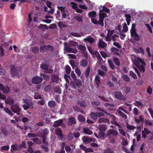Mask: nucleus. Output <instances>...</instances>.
Here are the masks:
<instances>
[{
  "instance_id": "obj_3",
  "label": "nucleus",
  "mask_w": 153,
  "mask_h": 153,
  "mask_svg": "<svg viewBox=\"0 0 153 153\" xmlns=\"http://www.w3.org/2000/svg\"><path fill=\"white\" fill-rule=\"evenodd\" d=\"M137 61H136L134 64L138 68L141 72L145 71V67L146 66V64L144 61L140 58H137Z\"/></svg>"
},
{
  "instance_id": "obj_51",
  "label": "nucleus",
  "mask_w": 153,
  "mask_h": 153,
  "mask_svg": "<svg viewBox=\"0 0 153 153\" xmlns=\"http://www.w3.org/2000/svg\"><path fill=\"white\" fill-rule=\"evenodd\" d=\"M136 32L135 30V24L133 23L132 25L131 28L130 30V33H134Z\"/></svg>"
},
{
  "instance_id": "obj_49",
  "label": "nucleus",
  "mask_w": 153,
  "mask_h": 153,
  "mask_svg": "<svg viewBox=\"0 0 153 153\" xmlns=\"http://www.w3.org/2000/svg\"><path fill=\"white\" fill-rule=\"evenodd\" d=\"M34 98L36 100L41 99L42 97L41 95L37 92L35 93L33 96Z\"/></svg>"
},
{
  "instance_id": "obj_18",
  "label": "nucleus",
  "mask_w": 153,
  "mask_h": 153,
  "mask_svg": "<svg viewBox=\"0 0 153 153\" xmlns=\"http://www.w3.org/2000/svg\"><path fill=\"white\" fill-rule=\"evenodd\" d=\"M22 100L25 103L30 106L33 105V103L31 100L27 98L23 99Z\"/></svg>"
},
{
  "instance_id": "obj_28",
  "label": "nucleus",
  "mask_w": 153,
  "mask_h": 153,
  "mask_svg": "<svg viewBox=\"0 0 153 153\" xmlns=\"http://www.w3.org/2000/svg\"><path fill=\"white\" fill-rule=\"evenodd\" d=\"M64 43L65 47L64 48V51H67L68 52L71 53V52L72 48H71L69 45H68L67 43H66V45Z\"/></svg>"
},
{
  "instance_id": "obj_63",
  "label": "nucleus",
  "mask_w": 153,
  "mask_h": 153,
  "mask_svg": "<svg viewBox=\"0 0 153 153\" xmlns=\"http://www.w3.org/2000/svg\"><path fill=\"white\" fill-rule=\"evenodd\" d=\"M152 121L150 120H146L145 122V124L146 125H148L149 126H152Z\"/></svg>"
},
{
  "instance_id": "obj_20",
  "label": "nucleus",
  "mask_w": 153,
  "mask_h": 153,
  "mask_svg": "<svg viewBox=\"0 0 153 153\" xmlns=\"http://www.w3.org/2000/svg\"><path fill=\"white\" fill-rule=\"evenodd\" d=\"M62 120L61 119L54 122L53 126L54 127H57L59 126L63 122Z\"/></svg>"
},
{
  "instance_id": "obj_64",
  "label": "nucleus",
  "mask_w": 153,
  "mask_h": 153,
  "mask_svg": "<svg viewBox=\"0 0 153 153\" xmlns=\"http://www.w3.org/2000/svg\"><path fill=\"white\" fill-rule=\"evenodd\" d=\"M122 145L123 146H126L128 144V142L127 140L124 138H123Z\"/></svg>"
},
{
  "instance_id": "obj_30",
  "label": "nucleus",
  "mask_w": 153,
  "mask_h": 153,
  "mask_svg": "<svg viewBox=\"0 0 153 153\" xmlns=\"http://www.w3.org/2000/svg\"><path fill=\"white\" fill-rule=\"evenodd\" d=\"M5 103L7 104L10 105H14V100L12 98H10L9 99H7L6 101H5Z\"/></svg>"
},
{
  "instance_id": "obj_17",
  "label": "nucleus",
  "mask_w": 153,
  "mask_h": 153,
  "mask_svg": "<svg viewBox=\"0 0 153 153\" xmlns=\"http://www.w3.org/2000/svg\"><path fill=\"white\" fill-rule=\"evenodd\" d=\"M94 82L97 85V87H99L100 84V77L98 75L96 76Z\"/></svg>"
},
{
  "instance_id": "obj_36",
  "label": "nucleus",
  "mask_w": 153,
  "mask_h": 153,
  "mask_svg": "<svg viewBox=\"0 0 153 153\" xmlns=\"http://www.w3.org/2000/svg\"><path fill=\"white\" fill-rule=\"evenodd\" d=\"M103 153H114V152L112 149L107 147L104 150Z\"/></svg>"
},
{
  "instance_id": "obj_55",
  "label": "nucleus",
  "mask_w": 153,
  "mask_h": 153,
  "mask_svg": "<svg viewBox=\"0 0 153 153\" xmlns=\"http://www.w3.org/2000/svg\"><path fill=\"white\" fill-rule=\"evenodd\" d=\"M105 135V133L103 131H100L98 133V135L99 139L103 138Z\"/></svg>"
},
{
  "instance_id": "obj_37",
  "label": "nucleus",
  "mask_w": 153,
  "mask_h": 153,
  "mask_svg": "<svg viewBox=\"0 0 153 153\" xmlns=\"http://www.w3.org/2000/svg\"><path fill=\"white\" fill-rule=\"evenodd\" d=\"M48 105L50 108H53L55 106L56 103L54 101L51 100L48 102Z\"/></svg>"
},
{
  "instance_id": "obj_15",
  "label": "nucleus",
  "mask_w": 153,
  "mask_h": 153,
  "mask_svg": "<svg viewBox=\"0 0 153 153\" xmlns=\"http://www.w3.org/2000/svg\"><path fill=\"white\" fill-rule=\"evenodd\" d=\"M84 41L88 42L90 44H92L95 42V40L93 38L88 36L86 38L84 39Z\"/></svg>"
},
{
  "instance_id": "obj_13",
  "label": "nucleus",
  "mask_w": 153,
  "mask_h": 153,
  "mask_svg": "<svg viewBox=\"0 0 153 153\" xmlns=\"http://www.w3.org/2000/svg\"><path fill=\"white\" fill-rule=\"evenodd\" d=\"M56 134L59 136L60 139H62L63 138V135L62 131L60 128H57L55 129Z\"/></svg>"
},
{
  "instance_id": "obj_33",
  "label": "nucleus",
  "mask_w": 153,
  "mask_h": 153,
  "mask_svg": "<svg viewBox=\"0 0 153 153\" xmlns=\"http://www.w3.org/2000/svg\"><path fill=\"white\" fill-rule=\"evenodd\" d=\"M32 52L34 53H38L39 52V49L38 47L35 46L31 47L30 48Z\"/></svg>"
},
{
  "instance_id": "obj_54",
  "label": "nucleus",
  "mask_w": 153,
  "mask_h": 153,
  "mask_svg": "<svg viewBox=\"0 0 153 153\" xmlns=\"http://www.w3.org/2000/svg\"><path fill=\"white\" fill-rule=\"evenodd\" d=\"M67 138L68 140L70 141L74 138L71 132H69L67 135Z\"/></svg>"
},
{
  "instance_id": "obj_14",
  "label": "nucleus",
  "mask_w": 153,
  "mask_h": 153,
  "mask_svg": "<svg viewBox=\"0 0 153 153\" xmlns=\"http://www.w3.org/2000/svg\"><path fill=\"white\" fill-rule=\"evenodd\" d=\"M91 21L95 25H100L102 27H103L104 26V24L101 22H100V20H99V21H98L96 19L91 18Z\"/></svg>"
},
{
  "instance_id": "obj_46",
  "label": "nucleus",
  "mask_w": 153,
  "mask_h": 153,
  "mask_svg": "<svg viewBox=\"0 0 153 153\" xmlns=\"http://www.w3.org/2000/svg\"><path fill=\"white\" fill-rule=\"evenodd\" d=\"M129 75L134 79H137V76L136 74L132 71H129Z\"/></svg>"
},
{
  "instance_id": "obj_61",
  "label": "nucleus",
  "mask_w": 153,
  "mask_h": 153,
  "mask_svg": "<svg viewBox=\"0 0 153 153\" xmlns=\"http://www.w3.org/2000/svg\"><path fill=\"white\" fill-rule=\"evenodd\" d=\"M38 28L39 29L43 28V29H48V27L46 25L40 24L38 27Z\"/></svg>"
},
{
  "instance_id": "obj_44",
  "label": "nucleus",
  "mask_w": 153,
  "mask_h": 153,
  "mask_svg": "<svg viewBox=\"0 0 153 153\" xmlns=\"http://www.w3.org/2000/svg\"><path fill=\"white\" fill-rule=\"evenodd\" d=\"M1 131L2 134L4 135V136H6L8 135V132L7 129L5 128L4 127L2 128Z\"/></svg>"
},
{
  "instance_id": "obj_24",
  "label": "nucleus",
  "mask_w": 153,
  "mask_h": 153,
  "mask_svg": "<svg viewBox=\"0 0 153 153\" xmlns=\"http://www.w3.org/2000/svg\"><path fill=\"white\" fill-rule=\"evenodd\" d=\"M98 129L101 131H105L107 129V126L105 125L101 124L99 126Z\"/></svg>"
},
{
  "instance_id": "obj_23",
  "label": "nucleus",
  "mask_w": 153,
  "mask_h": 153,
  "mask_svg": "<svg viewBox=\"0 0 153 153\" xmlns=\"http://www.w3.org/2000/svg\"><path fill=\"white\" fill-rule=\"evenodd\" d=\"M98 121L100 123H107V124H109L110 123L109 120L108 119L104 118H100L98 119Z\"/></svg>"
},
{
  "instance_id": "obj_45",
  "label": "nucleus",
  "mask_w": 153,
  "mask_h": 153,
  "mask_svg": "<svg viewBox=\"0 0 153 153\" xmlns=\"http://www.w3.org/2000/svg\"><path fill=\"white\" fill-rule=\"evenodd\" d=\"M3 89V90L2 91H3V92L5 94H8L10 91V88L7 86H6L5 87L4 86Z\"/></svg>"
},
{
  "instance_id": "obj_53",
  "label": "nucleus",
  "mask_w": 153,
  "mask_h": 153,
  "mask_svg": "<svg viewBox=\"0 0 153 153\" xmlns=\"http://www.w3.org/2000/svg\"><path fill=\"white\" fill-rule=\"evenodd\" d=\"M123 77L124 81L126 82H129L130 81V78L127 75L124 74L123 75Z\"/></svg>"
},
{
  "instance_id": "obj_26",
  "label": "nucleus",
  "mask_w": 153,
  "mask_h": 153,
  "mask_svg": "<svg viewBox=\"0 0 153 153\" xmlns=\"http://www.w3.org/2000/svg\"><path fill=\"white\" fill-rule=\"evenodd\" d=\"M74 82L75 84L77 87L80 88L82 86V82L80 79H76L74 81Z\"/></svg>"
},
{
  "instance_id": "obj_11",
  "label": "nucleus",
  "mask_w": 153,
  "mask_h": 153,
  "mask_svg": "<svg viewBox=\"0 0 153 153\" xmlns=\"http://www.w3.org/2000/svg\"><path fill=\"white\" fill-rule=\"evenodd\" d=\"M51 81L53 83L58 84L60 83L59 81H61V80L60 79H59V77L58 76L55 74H53L51 76Z\"/></svg>"
},
{
  "instance_id": "obj_1",
  "label": "nucleus",
  "mask_w": 153,
  "mask_h": 153,
  "mask_svg": "<svg viewBox=\"0 0 153 153\" xmlns=\"http://www.w3.org/2000/svg\"><path fill=\"white\" fill-rule=\"evenodd\" d=\"M96 110L99 112L97 113H95L94 112H92L90 114V117L94 120H97L98 117H100L101 116H104V113H105L107 114H110L105 111L104 110L100 108H98L96 109Z\"/></svg>"
},
{
  "instance_id": "obj_4",
  "label": "nucleus",
  "mask_w": 153,
  "mask_h": 153,
  "mask_svg": "<svg viewBox=\"0 0 153 153\" xmlns=\"http://www.w3.org/2000/svg\"><path fill=\"white\" fill-rule=\"evenodd\" d=\"M41 137L42 138V142L44 144L40 146L42 148L44 149L45 152H47L48 151V143L46 140V137L45 135H42Z\"/></svg>"
},
{
  "instance_id": "obj_40",
  "label": "nucleus",
  "mask_w": 153,
  "mask_h": 153,
  "mask_svg": "<svg viewBox=\"0 0 153 153\" xmlns=\"http://www.w3.org/2000/svg\"><path fill=\"white\" fill-rule=\"evenodd\" d=\"M4 110L6 113L8 114L9 115H10L11 117L13 116V113L8 108L4 107Z\"/></svg>"
},
{
  "instance_id": "obj_29",
  "label": "nucleus",
  "mask_w": 153,
  "mask_h": 153,
  "mask_svg": "<svg viewBox=\"0 0 153 153\" xmlns=\"http://www.w3.org/2000/svg\"><path fill=\"white\" fill-rule=\"evenodd\" d=\"M48 50L46 45H43L41 46L39 48L40 53H43Z\"/></svg>"
},
{
  "instance_id": "obj_6",
  "label": "nucleus",
  "mask_w": 153,
  "mask_h": 153,
  "mask_svg": "<svg viewBox=\"0 0 153 153\" xmlns=\"http://www.w3.org/2000/svg\"><path fill=\"white\" fill-rule=\"evenodd\" d=\"M42 80L43 79L42 78L38 76H35L32 78L31 81L33 84H38L41 83Z\"/></svg>"
},
{
  "instance_id": "obj_5",
  "label": "nucleus",
  "mask_w": 153,
  "mask_h": 153,
  "mask_svg": "<svg viewBox=\"0 0 153 153\" xmlns=\"http://www.w3.org/2000/svg\"><path fill=\"white\" fill-rule=\"evenodd\" d=\"M114 97L119 100H126V97L122 95V93L120 91H116L113 93Z\"/></svg>"
},
{
  "instance_id": "obj_42",
  "label": "nucleus",
  "mask_w": 153,
  "mask_h": 153,
  "mask_svg": "<svg viewBox=\"0 0 153 153\" xmlns=\"http://www.w3.org/2000/svg\"><path fill=\"white\" fill-rule=\"evenodd\" d=\"M78 118L79 121L80 122H84L85 121V117L82 115L80 114L78 115Z\"/></svg>"
},
{
  "instance_id": "obj_12",
  "label": "nucleus",
  "mask_w": 153,
  "mask_h": 153,
  "mask_svg": "<svg viewBox=\"0 0 153 153\" xmlns=\"http://www.w3.org/2000/svg\"><path fill=\"white\" fill-rule=\"evenodd\" d=\"M83 142L85 144L88 143L92 141V139L91 137L86 136L83 137L82 138Z\"/></svg>"
},
{
  "instance_id": "obj_38",
  "label": "nucleus",
  "mask_w": 153,
  "mask_h": 153,
  "mask_svg": "<svg viewBox=\"0 0 153 153\" xmlns=\"http://www.w3.org/2000/svg\"><path fill=\"white\" fill-rule=\"evenodd\" d=\"M90 67L88 66L85 72V75L86 78H87L89 76V73L90 71Z\"/></svg>"
},
{
  "instance_id": "obj_27",
  "label": "nucleus",
  "mask_w": 153,
  "mask_h": 153,
  "mask_svg": "<svg viewBox=\"0 0 153 153\" xmlns=\"http://www.w3.org/2000/svg\"><path fill=\"white\" fill-rule=\"evenodd\" d=\"M78 49L79 50L82 51L83 53H84L86 49L85 46L81 44H79L77 45Z\"/></svg>"
},
{
  "instance_id": "obj_22",
  "label": "nucleus",
  "mask_w": 153,
  "mask_h": 153,
  "mask_svg": "<svg viewBox=\"0 0 153 153\" xmlns=\"http://www.w3.org/2000/svg\"><path fill=\"white\" fill-rule=\"evenodd\" d=\"M77 104L81 107H85L86 106L85 101L84 99H82L80 100L79 101L77 102Z\"/></svg>"
},
{
  "instance_id": "obj_16",
  "label": "nucleus",
  "mask_w": 153,
  "mask_h": 153,
  "mask_svg": "<svg viewBox=\"0 0 153 153\" xmlns=\"http://www.w3.org/2000/svg\"><path fill=\"white\" fill-rule=\"evenodd\" d=\"M131 36L134 37V40L136 41H139L140 40L139 36L137 33L136 32L134 33H131Z\"/></svg>"
},
{
  "instance_id": "obj_39",
  "label": "nucleus",
  "mask_w": 153,
  "mask_h": 153,
  "mask_svg": "<svg viewBox=\"0 0 153 153\" xmlns=\"http://www.w3.org/2000/svg\"><path fill=\"white\" fill-rule=\"evenodd\" d=\"M40 75L41 76H42L44 79L46 81H48L50 78V76L48 75L40 73Z\"/></svg>"
},
{
  "instance_id": "obj_56",
  "label": "nucleus",
  "mask_w": 153,
  "mask_h": 153,
  "mask_svg": "<svg viewBox=\"0 0 153 153\" xmlns=\"http://www.w3.org/2000/svg\"><path fill=\"white\" fill-rule=\"evenodd\" d=\"M51 88V86L50 85H48L45 86L44 88V90L45 92H48L50 91Z\"/></svg>"
},
{
  "instance_id": "obj_57",
  "label": "nucleus",
  "mask_w": 153,
  "mask_h": 153,
  "mask_svg": "<svg viewBox=\"0 0 153 153\" xmlns=\"http://www.w3.org/2000/svg\"><path fill=\"white\" fill-rule=\"evenodd\" d=\"M57 8L59 10L61 11L62 13H65V7L64 6H58Z\"/></svg>"
},
{
  "instance_id": "obj_19",
  "label": "nucleus",
  "mask_w": 153,
  "mask_h": 153,
  "mask_svg": "<svg viewBox=\"0 0 153 153\" xmlns=\"http://www.w3.org/2000/svg\"><path fill=\"white\" fill-rule=\"evenodd\" d=\"M98 45L99 48H103L106 47L107 44L104 41L102 40H100L98 43Z\"/></svg>"
},
{
  "instance_id": "obj_31",
  "label": "nucleus",
  "mask_w": 153,
  "mask_h": 153,
  "mask_svg": "<svg viewBox=\"0 0 153 153\" xmlns=\"http://www.w3.org/2000/svg\"><path fill=\"white\" fill-rule=\"evenodd\" d=\"M68 122L69 123L73 125H75L76 124V121L74 117H71L68 118Z\"/></svg>"
},
{
  "instance_id": "obj_35",
  "label": "nucleus",
  "mask_w": 153,
  "mask_h": 153,
  "mask_svg": "<svg viewBox=\"0 0 153 153\" xmlns=\"http://www.w3.org/2000/svg\"><path fill=\"white\" fill-rule=\"evenodd\" d=\"M54 90L55 92L58 94H60L61 93V89L58 85H56L54 87Z\"/></svg>"
},
{
  "instance_id": "obj_58",
  "label": "nucleus",
  "mask_w": 153,
  "mask_h": 153,
  "mask_svg": "<svg viewBox=\"0 0 153 153\" xmlns=\"http://www.w3.org/2000/svg\"><path fill=\"white\" fill-rule=\"evenodd\" d=\"M126 127L127 128L131 130H133L136 128L135 126L130 125L128 123H127Z\"/></svg>"
},
{
  "instance_id": "obj_8",
  "label": "nucleus",
  "mask_w": 153,
  "mask_h": 153,
  "mask_svg": "<svg viewBox=\"0 0 153 153\" xmlns=\"http://www.w3.org/2000/svg\"><path fill=\"white\" fill-rule=\"evenodd\" d=\"M12 111L17 115H19L21 109L17 105H12L11 107Z\"/></svg>"
},
{
  "instance_id": "obj_47",
  "label": "nucleus",
  "mask_w": 153,
  "mask_h": 153,
  "mask_svg": "<svg viewBox=\"0 0 153 153\" xmlns=\"http://www.w3.org/2000/svg\"><path fill=\"white\" fill-rule=\"evenodd\" d=\"M113 60L114 63L117 65L118 66L120 65V62L118 58L117 57H114L113 58Z\"/></svg>"
},
{
  "instance_id": "obj_7",
  "label": "nucleus",
  "mask_w": 153,
  "mask_h": 153,
  "mask_svg": "<svg viewBox=\"0 0 153 153\" xmlns=\"http://www.w3.org/2000/svg\"><path fill=\"white\" fill-rule=\"evenodd\" d=\"M40 67L41 68L45 70V72L47 74L51 73L53 71V70L51 69H48V65L45 63L41 64Z\"/></svg>"
},
{
  "instance_id": "obj_21",
  "label": "nucleus",
  "mask_w": 153,
  "mask_h": 153,
  "mask_svg": "<svg viewBox=\"0 0 153 153\" xmlns=\"http://www.w3.org/2000/svg\"><path fill=\"white\" fill-rule=\"evenodd\" d=\"M74 19L79 22H82L83 21V17L80 14H77L74 17Z\"/></svg>"
},
{
  "instance_id": "obj_2",
  "label": "nucleus",
  "mask_w": 153,
  "mask_h": 153,
  "mask_svg": "<svg viewBox=\"0 0 153 153\" xmlns=\"http://www.w3.org/2000/svg\"><path fill=\"white\" fill-rule=\"evenodd\" d=\"M10 74L12 77H17L19 78L21 76L22 73L21 71L16 68L13 65H10Z\"/></svg>"
},
{
  "instance_id": "obj_32",
  "label": "nucleus",
  "mask_w": 153,
  "mask_h": 153,
  "mask_svg": "<svg viewBox=\"0 0 153 153\" xmlns=\"http://www.w3.org/2000/svg\"><path fill=\"white\" fill-rule=\"evenodd\" d=\"M112 53H114L115 54L117 55H119V53H118L119 52V50L117 48L114 47H112L110 49Z\"/></svg>"
},
{
  "instance_id": "obj_59",
  "label": "nucleus",
  "mask_w": 153,
  "mask_h": 153,
  "mask_svg": "<svg viewBox=\"0 0 153 153\" xmlns=\"http://www.w3.org/2000/svg\"><path fill=\"white\" fill-rule=\"evenodd\" d=\"M97 72L98 74L102 76H106V75L105 73L100 70H98Z\"/></svg>"
},
{
  "instance_id": "obj_60",
  "label": "nucleus",
  "mask_w": 153,
  "mask_h": 153,
  "mask_svg": "<svg viewBox=\"0 0 153 153\" xmlns=\"http://www.w3.org/2000/svg\"><path fill=\"white\" fill-rule=\"evenodd\" d=\"M65 71L67 74L70 73L71 71V68L68 65H66L65 66Z\"/></svg>"
},
{
  "instance_id": "obj_9",
  "label": "nucleus",
  "mask_w": 153,
  "mask_h": 153,
  "mask_svg": "<svg viewBox=\"0 0 153 153\" xmlns=\"http://www.w3.org/2000/svg\"><path fill=\"white\" fill-rule=\"evenodd\" d=\"M102 10H100L99 11V20H100V22L104 23V19L105 18L107 17V15L105 13L102 11Z\"/></svg>"
},
{
  "instance_id": "obj_52",
  "label": "nucleus",
  "mask_w": 153,
  "mask_h": 153,
  "mask_svg": "<svg viewBox=\"0 0 153 153\" xmlns=\"http://www.w3.org/2000/svg\"><path fill=\"white\" fill-rule=\"evenodd\" d=\"M104 105L108 109L110 110H112V109L111 108H110L109 107H111L112 108H113L114 107V105L113 104L110 103H106Z\"/></svg>"
},
{
  "instance_id": "obj_50",
  "label": "nucleus",
  "mask_w": 153,
  "mask_h": 153,
  "mask_svg": "<svg viewBox=\"0 0 153 153\" xmlns=\"http://www.w3.org/2000/svg\"><path fill=\"white\" fill-rule=\"evenodd\" d=\"M108 62L110 68L112 69H114V66L111 60L109 59Z\"/></svg>"
},
{
  "instance_id": "obj_62",
  "label": "nucleus",
  "mask_w": 153,
  "mask_h": 153,
  "mask_svg": "<svg viewBox=\"0 0 153 153\" xmlns=\"http://www.w3.org/2000/svg\"><path fill=\"white\" fill-rule=\"evenodd\" d=\"M47 48L48 49V50L50 51L51 52L53 51L54 50V48L52 46L50 45H47Z\"/></svg>"
},
{
  "instance_id": "obj_43",
  "label": "nucleus",
  "mask_w": 153,
  "mask_h": 153,
  "mask_svg": "<svg viewBox=\"0 0 153 153\" xmlns=\"http://www.w3.org/2000/svg\"><path fill=\"white\" fill-rule=\"evenodd\" d=\"M84 132L88 134H91L92 132V131L88 128H84L83 129Z\"/></svg>"
},
{
  "instance_id": "obj_48",
  "label": "nucleus",
  "mask_w": 153,
  "mask_h": 153,
  "mask_svg": "<svg viewBox=\"0 0 153 153\" xmlns=\"http://www.w3.org/2000/svg\"><path fill=\"white\" fill-rule=\"evenodd\" d=\"M100 10H102V11L103 12H105L106 13H109L110 12V10L109 9L106 7L105 5L103 6L102 9Z\"/></svg>"
},
{
  "instance_id": "obj_10",
  "label": "nucleus",
  "mask_w": 153,
  "mask_h": 153,
  "mask_svg": "<svg viewBox=\"0 0 153 153\" xmlns=\"http://www.w3.org/2000/svg\"><path fill=\"white\" fill-rule=\"evenodd\" d=\"M118 134V132L114 129H110L107 131L106 133V136L107 137L109 136L111 134H112L113 136L116 137Z\"/></svg>"
},
{
  "instance_id": "obj_41",
  "label": "nucleus",
  "mask_w": 153,
  "mask_h": 153,
  "mask_svg": "<svg viewBox=\"0 0 153 153\" xmlns=\"http://www.w3.org/2000/svg\"><path fill=\"white\" fill-rule=\"evenodd\" d=\"M69 46L71 47L75 48L78 45V43L76 42L70 41L69 42Z\"/></svg>"
},
{
  "instance_id": "obj_34",
  "label": "nucleus",
  "mask_w": 153,
  "mask_h": 153,
  "mask_svg": "<svg viewBox=\"0 0 153 153\" xmlns=\"http://www.w3.org/2000/svg\"><path fill=\"white\" fill-rule=\"evenodd\" d=\"M96 12L94 11H93L88 13V15L89 17L91 18L95 17L96 15Z\"/></svg>"
},
{
  "instance_id": "obj_25",
  "label": "nucleus",
  "mask_w": 153,
  "mask_h": 153,
  "mask_svg": "<svg viewBox=\"0 0 153 153\" xmlns=\"http://www.w3.org/2000/svg\"><path fill=\"white\" fill-rule=\"evenodd\" d=\"M88 64V62L87 60L84 59L80 61V65L82 67H86Z\"/></svg>"
}]
</instances>
